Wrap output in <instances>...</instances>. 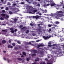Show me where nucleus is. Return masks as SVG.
Listing matches in <instances>:
<instances>
[{"label":"nucleus","instance_id":"f257e3e1","mask_svg":"<svg viewBox=\"0 0 64 64\" xmlns=\"http://www.w3.org/2000/svg\"><path fill=\"white\" fill-rule=\"evenodd\" d=\"M64 13V12H62L61 11H60L58 12H57L54 14H51V16H54V18H56L57 19H60V17L64 16V14H63Z\"/></svg>","mask_w":64,"mask_h":64},{"label":"nucleus","instance_id":"f03ea898","mask_svg":"<svg viewBox=\"0 0 64 64\" xmlns=\"http://www.w3.org/2000/svg\"><path fill=\"white\" fill-rule=\"evenodd\" d=\"M52 53H54L55 54H58L60 56H62L63 55V52L62 51V49L61 48H58L57 50H54L52 52Z\"/></svg>","mask_w":64,"mask_h":64},{"label":"nucleus","instance_id":"7ed1b4c3","mask_svg":"<svg viewBox=\"0 0 64 64\" xmlns=\"http://www.w3.org/2000/svg\"><path fill=\"white\" fill-rule=\"evenodd\" d=\"M31 8H32V6H28L26 7V9L27 10L26 12V13H29L30 14H34L33 13L31 12L32 10Z\"/></svg>","mask_w":64,"mask_h":64},{"label":"nucleus","instance_id":"20e7f679","mask_svg":"<svg viewBox=\"0 0 64 64\" xmlns=\"http://www.w3.org/2000/svg\"><path fill=\"white\" fill-rule=\"evenodd\" d=\"M45 60H46L47 62H48L46 63L47 64H52L53 63V62H55L53 57H52L50 61H49L48 59L47 58L45 59Z\"/></svg>","mask_w":64,"mask_h":64},{"label":"nucleus","instance_id":"39448f33","mask_svg":"<svg viewBox=\"0 0 64 64\" xmlns=\"http://www.w3.org/2000/svg\"><path fill=\"white\" fill-rule=\"evenodd\" d=\"M43 46H44V45L43 44H39L37 46V47L38 48L40 49L41 50H45V49L46 50L48 48H46V47H44V48H41L40 47H43Z\"/></svg>","mask_w":64,"mask_h":64},{"label":"nucleus","instance_id":"423d86ee","mask_svg":"<svg viewBox=\"0 0 64 64\" xmlns=\"http://www.w3.org/2000/svg\"><path fill=\"white\" fill-rule=\"evenodd\" d=\"M53 1V0H46V2H50V6H51L56 5V4H55V3Z\"/></svg>","mask_w":64,"mask_h":64},{"label":"nucleus","instance_id":"0eeeda50","mask_svg":"<svg viewBox=\"0 0 64 64\" xmlns=\"http://www.w3.org/2000/svg\"><path fill=\"white\" fill-rule=\"evenodd\" d=\"M12 19V20H14V21H12V20H10V22H12V23H13L14 24V23H16V22H17V18H15L14 19V18H11Z\"/></svg>","mask_w":64,"mask_h":64},{"label":"nucleus","instance_id":"6e6552de","mask_svg":"<svg viewBox=\"0 0 64 64\" xmlns=\"http://www.w3.org/2000/svg\"><path fill=\"white\" fill-rule=\"evenodd\" d=\"M60 3H61V4H60V5H57L56 8V9L58 10V9H59V7H60V6H64V4L63 2V0H62V2H60Z\"/></svg>","mask_w":64,"mask_h":64},{"label":"nucleus","instance_id":"1a4fd4ad","mask_svg":"<svg viewBox=\"0 0 64 64\" xmlns=\"http://www.w3.org/2000/svg\"><path fill=\"white\" fill-rule=\"evenodd\" d=\"M24 44L25 45H28V44H30L32 46H34V47H36V46H36V45H34V44H31V42H24Z\"/></svg>","mask_w":64,"mask_h":64},{"label":"nucleus","instance_id":"9d476101","mask_svg":"<svg viewBox=\"0 0 64 64\" xmlns=\"http://www.w3.org/2000/svg\"><path fill=\"white\" fill-rule=\"evenodd\" d=\"M44 8H47V6H49L50 5V4H47V3L45 2H44Z\"/></svg>","mask_w":64,"mask_h":64},{"label":"nucleus","instance_id":"9b49d317","mask_svg":"<svg viewBox=\"0 0 64 64\" xmlns=\"http://www.w3.org/2000/svg\"><path fill=\"white\" fill-rule=\"evenodd\" d=\"M50 37H51V36H50L49 37H48V36H43V38L44 39V40H47V39H49V38H50Z\"/></svg>","mask_w":64,"mask_h":64},{"label":"nucleus","instance_id":"f8f14e48","mask_svg":"<svg viewBox=\"0 0 64 64\" xmlns=\"http://www.w3.org/2000/svg\"><path fill=\"white\" fill-rule=\"evenodd\" d=\"M12 11H14V12H18V11H19V10H18L17 8H14L12 9Z\"/></svg>","mask_w":64,"mask_h":64},{"label":"nucleus","instance_id":"ddd939ff","mask_svg":"<svg viewBox=\"0 0 64 64\" xmlns=\"http://www.w3.org/2000/svg\"><path fill=\"white\" fill-rule=\"evenodd\" d=\"M6 14H0V16L2 17H3L4 18H6Z\"/></svg>","mask_w":64,"mask_h":64},{"label":"nucleus","instance_id":"4468645a","mask_svg":"<svg viewBox=\"0 0 64 64\" xmlns=\"http://www.w3.org/2000/svg\"><path fill=\"white\" fill-rule=\"evenodd\" d=\"M32 52L34 53H37L38 51H37V50H32Z\"/></svg>","mask_w":64,"mask_h":64},{"label":"nucleus","instance_id":"2eb2a0df","mask_svg":"<svg viewBox=\"0 0 64 64\" xmlns=\"http://www.w3.org/2000/svg\"><path fill=\"white\" fill-rule=\"evenodd\" d=\"M54 26H55L54 27H52V28H54V29L55 30H56V29H58V26H57V25H54Z\"/></svg>","mask_w":64,"mask_h":64},{"label":"nucleus","instance_id":"dca6fc26","mask_svg":"<svg viewBox=\"0 0 64 64\" xmlns=\"http://www.w3.org/2000/svg\"><path fill=\"white\" fill-rule=\"evenodd\" d=\"M41 17V16H38V15H37L36 16V19H38V18H39V17Z\"/></svg>","mask_w":64,"mask_h":64},{"label":"nucleus","instance_id":"f3484780","mask_svg":"<svg viewBox=\"0 0 64 64\" xmlns=\"http://www.w3.org/2000/svg\"><path fill=\"white\" fill-rule=\"evenodd\" d=\"M40 54L41 55H43V50H40Z\"/></svg>","mask_w":64,"mask_h":64},{"label":"nucleus","instance_id":"a211bd4d","mask_svg":"<svg viewBox=\"0 0 64 64\" xmlns=\"http://www.w3.org/2000/svg\"><path fill=\"white\" fill-rule=\"evenodd\" d=\"M32 11L33 12V13H35V12H37V11H38L37 10H33Z\"/></svg>","mask_w":64,"mask_h":64},{"label":"nucleus","instance_id":"6ab92c4d","mask_svg":"<svg viewBox=\"0 0 64 64\" xmlns=\"http://www.w3.org/2000/svg\"><path fill=\"white\" fill-rule=\"evenodd\" d=\"M48 27H51L52 26H53V25L52 24H49L48 25Z\"/></svg>","mask_w":64,"mask_h":64},{"label":"nucleus","instance_id":"aec40b11","mask_svg":"<svg viewBox=\"0 0 64 64\" xmlns=\"http://www.w3.org/2000/svg\"><path fill=\"white\" fill-rule=\"evenodd\" d=\"M6 18H9V15L6 14Z\"/></svg>","mask_w":64,"mask_h":64},{"label":"nucleus","instance_id":"412c9836","mask_svg":"<svg viewBox=\"0 0 64 64\" xmlns=\"http://www.w3.org/2000/svg\"><path fill=\"white\" fill-rule=\"evenodd\" d=\"M8 48H13V46H11L10 45H8Z\"/></svg>","mask_w":64,"mask_h":64},{"label":"nucleus","instance_id":"4be33fe9","mask_svg":"<svg viewBox=\"0 0 64 64\" xmlns=\"http://www.w3.org/2000/svg\"><path fill=\"white\" fill-rule=\"evenodd\" d=\"M42 13H47V10H42Z\"/></svg>","mask_w":64,"mask_h":64},{"label":"nucleus","instance_id":"5701e85b","mask_svg":"<svg viewBox=\"0 0 64 64\" xmlns=\"http://www.w3.org/2000/svg\"><path fill=\"white\" fill-rule=\"evenodd\" d=\"M35 61H36V62H37V61H39V58H36V59L35 60Z\"/></svg>","mask_w":64,"mask_h":64},{"label":"nucleus","instance_id":"b1692460","mask_svg":"<svg viewBox=\"0 0 64 64\" xmlns=\"http://www.w3.org/2000/svg\"><path fill=\"white\" fill-rule=\"evenodd\" d=\"M24 37H25V35H24V34H22V35L21 36V38H24Z\"/></svg>","mask_w":64,"mask_h":64},{"label":"nucleus","instance_id":"393cba45","mask_svg":"<svg viewBox=\"0 0 64 64\" xmlns=\"http://www.w3.org/2000/svg\"><path fill=\"white\" fill-rule=\"evenodd\" d=\"M2 31L4 32H7L8 30H2Z\"/></svg>","mask_w":64,"mask_h":64},{"label":"nucleus","instance_id":"a878e982","mask_svg":"<svg viewBox=\"0 0 64 64\" xmlns=\"http://www.w3.org/2000/svg\"><path fill=\"white\" fill-rule=\"evenodd\" d=\"M55 23L57 25H58V24H60V22L58 21H56L55 22Z\"/></svg>","mask_w":64,"mask_h":64},{"label":"nucleus","instance_id":"bb28decb","mask_svg":"<svg viewBox=\"0 0 64 64\" xmlns=\"http://www.w3.org/2000/svg\"><path fill=\"white\" fill-rule=\"evenodd\" d=\"M32 35L33 36H37V35L35 34L34 33H32Z\"/></svg>","mask_w":64,"mask_h":64},{"label":"nucleus","instance_id":"cd10ccee","mask_svg":"<svg viewBox=\"0 0 64 64\" xmlns=\"http://www.w3.org/2000/svg\"><path fill=\"white\" fill-rule=\"evenodd\" d=\"M6 42V41L5 40H2V43H5Z\"/></svg>","mask_w":64,"mask_h":64},{"label":"nucleus","instance_id":"c85d7f7f","mask_svg":"<svg viewBox=\"0 0 64 64\" xmlns=\"http://www.w3.org/2000/svg\"><path fill=\"white\" fill-rule=\"evenodd\" d=\"M17 4H18V3L17 4H12L13 6H18V5H17Z\"/></svg>","mask_w":64,"mask_h":64},{"label":"nucleus","instance_id":"c756f323","mask_svg":"<svg viewBox=\"0 0 64 64\" xmlns=\"http://www.w3.org/2000/svg\"><path fill=\"white\" fill-rule=\"evenodd\" d=\"M0 20H4V18L2 17H1L0 18Z\"/></svg>","mask_w":64,"mask_h":64},{"label":"nucleus","instance_id":"7c9ffc66","mask_svg":"<svg viewBox=\"0 0 64 64\" xmlns=\"http://www.w3.org/2000/svg\"><path fill=\"white\" fill-rule=\"evenodd\" d=\"M29 30H27L25 32L26 33V34H28V33H29Z\"/></svg>","mask_w":64,"mask_h":64},{"label":"nucleus","instance_id":"2f4dec72","mask_svg":"<svg viewBox=\"0 0 64 64\" xmlns=\"http://www.w3.org/2000/svg\"><path fill=\"white\" fill-rule=\"evenodd\" d=\"M18 60L20 61H21L22 60V58H17Z\"/></svg>","mask_w":64,"mask_h":64},{"label":"nucleus","instance_id":"473e14b6","mask_svg":"<svg viewBox=\"0 0 64 64\" xmlns=\"http://www.w3.org/2000/svg\"><path fill=\"white\" fill-rule=\"evenodd\" d=\"M7 5L9 6H10V5H11V4H10V3L9 2H8Z\"/></svg>","mask_w":64,"mask_h":64},{"label":"nucleus","instance_id":"72a5a7b5","mask_svg":"<svg viewBox=\"0 0 64 64\" xmlns=\"http://www.w3.org/2000/svg\"><path fill=\"white\" fill-rule=\"evenodd\" d=\"M10 32H11L12 33H14V32H15V31H14V30H12L10 31Z\"/></svg>","mask_w":64,"mask_h":64},{"label":"nucleus","instance_id":"f704fd0d","mask_svg":"<svg viewBox=\"0 0 64 64\" xmlns=\"http://www.w3.org/2000/svg\"><path fill=\"white\" fill-rule=\"evenodd\" d=\"M17 42L18 43V44H21V42H20V41L19 40H18V41H17Z\"/></svg>","mask_w":64,"mask_h":64},{"label":"nucleus","instance_id":"c9c22d12","mask_svg":"<svg viewBox=\"0 0 64 64\" xmlns=\"http://www.w3.org/2000/svg\"><path fill=\"white\" fill-rule=\"evenodd\" d=\"M22 54L23 55H26V53L24 52H22Z\"/></svg>","mask_w":64,"mask_h":64},{"label":"nucleus","instance_id":"e433bc0d","mask_svg":"<svg viewBox=\"0 0 64 64\" xmlns=\"http://www.w3.org/2000/svg\"><path fill=\"white\" fill-rule=\"evenodd\" d=\"M30 60V58H26V61H29Z\"/></svg>","mask_w":64,"mask_h":64},{"label":"nucleus","instance_id":"4c0bfd02","mask_svg":"<svg viewBox=\"0 0 64 64\" xmlns=\"http://www.w3.org/2000/svg\"><path fill=\"white\" fill-rule=\"evenodd\" d=\"M2 4H6V1H4V2H2Z\"/></svg>","mask_w":64,"mask_h":64},{"label":"nucleus","instance_id":"58836bf2","mask_svg":"<svg viewBox=\"0 0 64 64\" xmlns=\"http://www.w3.org/2000/svg\"><path fill=\"white\" fill-rule=\"evenodd\" d=\"M32 56H36V54H32Z\"/></svg>","mask_w":64,"mask_h":64},{"label":"nucleus","instance_id":"ea45409f","mask_svg":"<svg viewBox=\"0 0 64 64\" xmlns=\"http://www.w3.org/2000/svg\"><path fill=\"white\" fill-rule=\"evenodd\" d=\"M51 56V55H50V54H48V58H50V57Z\"/></svg>","mask_w":64,"mask_h":64},{"label":"nucleus","instance_id":"a19ab883","mask_svg":"<svg viewBox=\"0 0 64 64\" xmlns=\"http://www.w3.org/2000/svg\"><path fill=\"white\" fill-rule=\"evenodd\" d=\"M12 45L13 46H15V43H13L12 44Z\"/></svg>","mask_w":64,"mask_h":64},{"label":"nucleus","instance_id":"79ce46f5","mask_svg":"<svg viewBox=\"0 0 64 64\" xmlns=\"http://www.w3.org/2000/svg\"><path fill=\"white\" fill-rule=\"evenodd\" d=\"M9 14H12L13 13V12H12L11 11L9 12Z\"/></svg>","mask_w":64,"mask_h":64},{"label":"nucleus","instance_id":"37998d69","mask_svg":"<svg viewBox=\"0 0 64 64\" xmlns=\"http://www.w3.org/2000/svg\"><path fill=\"white\" fill-rule=\"evenodd\" d=\"M40 40H38L36 41V42H39V41H40Z\"/></svg>","mask_w":64,"mask_h":64},{"label":"nucleus","instance_id":"c03bdc74","mask_svg":"<svg viewBox=\"0 0 64 64\" xmlns=\"http://www.w3.org/2000/svg\"><path fill=\"white\" fill-rule=\"evenodd\" d=\"M2 13H5V11L4 10H3L2 11Z\"/></svg>","mask_w":64,"mask_h":64},{"label":"nucleus","instance_id":"a18cd8bd","mask_svg":"<svg viewBox=\"0 0 64 64\" xmlns=\"http://www.w3.org/2000/svg\"><path fill=\"white\" fill-rule=\"evenodd\" d=\"M37 6L38 7H40V4H37Z\"/></svg>","mask_w":64,"mask_h":64},{"label":"nucleus","instance_id":"49530a36","mask_svg":"<svg viewBox=\"0 0 64 64\" xmlns=\"http://www.w3.org/2000/svg\"><path fill=\"white\" fill-rule=\"evenodd\" d=\"M20 28H22V27H23V26L22 25H20Z\"/></svg>","mask_w":64,"mask_h":64},{"label":"nucleus","instance_id":"de8ad7c7","mask_svg":"<svg viewBox=\"0 0 64 64\" xmlns=\"http://www.w3.org/2000/svg\"><path fill=\"white\" fill-rule=\"evenodd\" d=\"M14 28H10V30H13Z\"/></svg>","mask_w":64,"mask_h":64},{"label":"nucleus","instance_id":"09e8293b","mask_svg":"<svg viewBox=\"0 0 64 64\" xmlns=\"http://www.w3.org/2000/svg\"><path fill=\"white\" fill-rule=\"evenodd\" d=\"M8 7H6V10H8Z\"/></svg>","mask_w":64,"mask_h":64},{"label":"nucleus","instance_id":"8fccbe9b","mask_svg":"<svg viewBox=\"0 0 64 64\" xmlns=\"http://www.w3.org/2000/svg\"><path fill=\"white\" fill-rule=\"evenodd\" d=\"M22 29H26V26L22 28Z\"/></svg>","mask_w":64,"mask_h":64},{"label":"nucleus","instance_id":"3c124183","mask_svg":"<svg viewBox=\"0 0 64 64\" xmlns=\"http://www.w3.org/2000/svg\"><path fill=\"white\" fill-rule=\"evenodd\" d=\"M38 63H36V62H34V63H32V64H38Z\"/></svg>","mask_w":64,"mask_h":64},{"label":"nucleus","instance_id":"603ef678","mask_svg":"<svg viewBox=\"0 0 64 64\" xmlns=\"http://www.w3.org/2000/svg\"><path fill=\"white\" fill-rule=\"evenodd\" d=\"M51 31V29H49V30H48L49 32H50Z\"/></svg>","mask_w":64,"mask_h":64},{"label":"nucleus","instance_id":"864d4df0","mask_svg":"<svg viewBox=\"0 0 64 64\" xmlns=\"http://www.w3.org/2000/svg\"><path fill=\"white\" fill-rule=\"evenodd\" d=\"M34 4L35 5H36L37 4V2H34Z\"/></svg>","mask_w":64,"mask_h":64},{"label":"nucleus","instance_id":"5fc2aeb1","mask_svg":"<svg viewBox=\"0 0 64 64\" xmlns=\"http://www.w3.org/2000/svg\"><path fill=\"white\" fill-rule=\"evenodd\" d=\"M30 26H33V24H32V23H30Z\"/></svg>","mask_w":64,"mask_h":64},{"label":"nucleus","instance_id":"6e6d98bb","mask_svg":"<svg viewBox=\"0 0 64 64\" xmlns=\"http://www.w3.org/2000/svg\"><path fill=\"white\" fill-rule=\"evenodd\" d=\"M42 30V29L41 28H39L38 29V30L39 31H41Z\"/></svg>","mask_w":64,"mask_h":64},{"label":"nucleus","instance_id":"4d7b16f0","mask_svg":"<svg viewBox=\"0 0 64 64\" xmlns=\"http://www.w3.org/2000/svg\"><path fill=\"white\" fill-rule=\"evenodd\" d=\"M5 34V35L6 36H8V34Z\"/></svg>","mask_w":64,"mask_h":64},{"label":"nucleus","instance_id":"13d9d810","mask_svg":"<svg viewBox=\"0 0 64 64\" xmlns=\"http://www.w3.org/2000/svg\"><path fill=\"white\" fill-rule=\"evenodd\" d=\"M40 64H43V62H40Z\"/></svg>","mask_w":64,"mask_h":64},{"label":"nucleus","instance_id":"bf43d9fd","mask_svg":"<svg viewBox=\"0 0 64 64\" xmlns=\"http://www.w3.org/2000/svg\"><path fill=\"white\" fill-rule=\"evenodd\" d=\"M56 44H54L52 45V46H56Z\"/></svg>","mask_w":64,"mask_h":64},{"label":"nucleus","instance_id":"052dcab7","mask_svg":"<svg viewBox=\"0 0 64 64\" xmlns=\"http://www.w3.org/2000/svg\"><path fill=\"white\" fill-rule=\"evenodd\" d=\"M62 46V48H64V44L63 45H61Z\"/></svg>","mask_w":64,"mask_h":64},{"label":"nucleus","instance_id":"680f3d73","mask_svg":"<svg viewBox=\"0 0 64 64\" xmlns=\"http://www.w3.org/2000/svg\"><path fill=\"white\" fill-rule=\"evenodd\" d=\"M42 62V64H46V63L44 62Z\"/></svg>","mask_w":64,"mask_h":64},{"label":"nucleus","instance_id":"e2e57ef3","mask_svg":"<svg viewBox=\"0 0 64 64\" xmlns=\"http://www.w3.org/2000/svg\"><path fill=\"white\" fill-rule=\"evenodd\" d=\"M39 28H43V27L41 26H39Z\"/></svg>","mask_w":64,"mask_h":64},{"label":"nucleus","instance_id":"0e129e2a","mask_svg":"<svg viewBox=\"0 0 64 64\" xmlns=\"http://www.w3.org/2000/svg\"><path fill=\"white\" fill-rule=\"evenodd\" d=\"M18 49V48H17L16 47L14 48V49L15 50H17Z\"/></svg>","mask_w":64,"mask_h":64},{"label":"nucleus","instance_id":"69168bd1","mask_svg":"<svg viewBox=\"0 0 64 64\" xmlns=\"http://www.w3.org/2000/svg\"><path fill=\"white\" fill-rule=\"evenodd\" d=\"M14 31L15 32H16L17 31V29H15V30H14Z\"/></svg>","mask_w":64,"mask_h":64},{"label":"nucleus","instance_id":"338daca9","mask_svg":"<svg viewBox=\"0 0 64 64\" xmlns=\"http://www.w3.org/2000/svg\"><path fill=\"white\" fill-rule=\"evenodd\" d=\"M39 13H40L39 12H38L36 13V14H39Z\"/></svg>","mask_w":64,"mask_h":64},{"label":"nucleus","instance_id":"774afa93","mask_svg":"<svg viewBox=\"0 0 64 64\" xmlns=\"http://www.w3.org/2000/svg\"><path fill=\"white\" fill-rule=\"evenodd\" d=\"M48 44H51V42H48Z\"/></svg>","mask_w":64,"mask_h":64}]
</instances>
